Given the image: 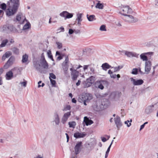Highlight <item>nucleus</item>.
<instances>
[{
	"instance_id": "18",
	"label": "nucleus",
	"mask_w": 158,
	"mask_h": 158,
	"mask_svg": "<svg viewBox=\"0 0 158 158\" xmlns=\"http://www.w3.org/2000/svg\"><path fill=\"white\" fill-rule=\"evenodd\" d=\"M11 5V6L17 9L18 8L19 6V0H10Z\"/></svg>"
},
{
	"instance_id": "13",
	"label": "nucleus",
	"mask_w": 158,
	"mask_h": 158,
	"mask_svg": "<svg viewBox=\"0 0 158 158\" xmlns=\"http://www.w3.org/2000/svg\"><path fill=\"white\" fill-rule=\"evenodd\" d=\"M71 115V112H68L64 114L62 118L61 122L63 124L65 123L67 121L68 118Z\"/></svg>"
},
{
	"instance_id": "31",
	"label": "nucleus",
	"mask_w": 158,
	"mask_h": 158,
	"mask_svg": "<svg viewBox=\"0 0 158 158\" xmlns=\"http://www.w3.org/2000/svg\"><path fill=\"white\" fill-rule=\"evenodd\" d=\"M95 16L94 15H90L89 16L88 15H87V17L89 21H92L95 19Z\"/></svg>"
},
{
	"instance_id": "4",
	"label": "nucleus",
	"mask_w": 158,
	"mask_h": 158,
	"mask_svg": "<svg viewBox=\"0 0 158 158\" xmlns=\"http://www.w3.org/2000/svg\"><path fill=\"white\" fill-rule=\"evenodd\" d=\"M119 13L125 16L127 14L130 13L131 11V9L129 6H123L119 8Z\"/></svg>"
},
{
	"instance_id": "54",
	"label": "nucleus",
	"mask_w": 158,
	"mask_h": 158,
	"mask_svg": "<svg viewBox=\"0 0 158 158\" xmlns=\"http://www.w3.org/2000/svg\"><path fill=\"white\" fill-rule=\"evenodd\" d=\"M148 122H147L144 123L143 125H141L140 126L139 131H141L143 129L145 126V125L148 124Z\"/></svg>"
},
{
	"instance_id": "19",
	"label": "nucleus",
	"mask_w": 158,
	"mask_h": 158,
	"mask_svg": "<svg viewBox=\"0 0 158 158\" xmlns=\"http://www.w3.org/2000/svg\"><path fill=\"white\" fill-rule=\"evenodd\" d=\"M154 106L152 105L147 106L145 109V112L147 114H149L152 112L154 110Z\"/></svg>"
},
{
	"instance_id": "36",
	"label": "nucleus",
	"mask_w": 158,
	"mask_h": 158,
	"mask_svg": "<svg viewBox=\"0 0 158 158\" xmlns=\"http://www.w3.org/2000/svg\"><path fill=\"white\" fill-rule=\"evenodd\" d=\"M92 84L89 81H87V80L85 81V83L84 84V87L85 88L88 87L90 86Z\"/></svg>"
},
{
	"instance_id": "53",
	"label": "nucleus",
	"mask_w": 158,
	"mask_h": 158,
	"mask_svg": "<svg viewBox=\"0 0 158 158\" xmlns=\"http://www.w3.org/2000/svg\"><path fill=\"white\" fill-rule=\"evenodd\" d=\"M89 65H85L83 66V69L84 72H86V70H87L88 69V67H89Z\"/></svg>"
},
{
	"instance_id": "52",
	"label": "nucleus",
	"mask_w": 158,
	"mask_h": 158,
	"mask_svg": "<svg viewBox=\"0 0 158 158\" xmlns=\"http://www.w3.org/2000/svg\"><path fill=\"white\" fill-rule=\"evenodd\" d=\"M124 123L127 125V126L128 127H130L131 124V123H129V121L128 120L125 121Z\"/></svg>"
},
{
	"instance_id": "3",
	"label": "nucleus",
	"mask_w": 158,
	"mask_h": 158,
	"mask_svg": "<svg viewBox=\"0 0 158 158\" xmlns=\"http://www.w3.org/2000/svg\"><path fill=\"white\" fill-rule=\"evenodd\" d=\"M17 10L18 9L10 5L6 11V16L10 17L14 15L17 12Z\"/></svg>"
},
{
	"instance_id": "41",
	"label": "nucleus",
	"mask_w": 158,
	"mask_h": 158,
	"mask_svg": "<svg viewBox=\"0 0 158 158\" xmlns=\"http://www.w3.org/2000/svg\"><path fill=\"white\" fill-rule=\"evenodd\" d=\"M67 12H68L66 11H63L62 13H60V15L61 17L66 18Z\"/></svg>"
},
{
	"instance_id": "64",
	"label": "nucleus",
	"mask_w": 158,
	"mask_h": 158,
	"mask_svg": "<svg viewBox=\"0 0 158 158\" xmlns=\"http://www.w3.org/2000/svg\"><path fill=\"white\" fill-rule=\"evenodd\" d=\"M154 4L157 6H158V0H155L154 2Z\"/></svg>"
},
{
	"instance_id": "35",
	"label": "nucleus",
	"mask_w": 158,
	"mask_h": 158,
	"mask_svg": "<svg viewBox=\"0 0 158 158\" xmlns=\"http://www.w3.org/2000/svg\"><path fill=\"white\" fill-rule=\"evenodd\" d=\"M8 42V40L7 39H5L3 40L1 44V47H5Z\"/></svg>"
},
{
	"instance_id": "15",
	"label": "nucleus",
	"mask_w": 158,
	"mask_h": 158,
	"mask_svg": "<svg viewBox=\"0 0 158 158\" xmlns=\"http://www.w3.org/2000/svg\"><path fill=\"white\" fill-rule=\"evenodd\" d=\"M16 20L20 24H22L23 23L26 19L24 17H23L22 13H19L16 16Z\"/></svg>"
},
{
	"instance_id": "40",
	"label": "nucleus",
	"mask_w": 158,
	"mask_h": 158,
	"mask_svg": "<svg viewBox=\"0 0 158 158\" xmlns=\"http://www.w3.org/2000/svg\"><path fill=\"white\" fill-rule=\"evenodd\" d=\"M99 30L101 31H106V26L104 25H101L99 28Z\"/></svg>"
},
{
	"instance_id": "11",
	"label": "nucleus",
	"mask_w": 158,
	"mask_h": 158,
	"mask_svg": "<svg viewBox=\"0 0 158 158\" xmlns=\"http://www.w3.org/2000/svg\"><path fill=\"white\" fill-rule=\"evenodd\" d=\"M130 80L131 82L134 85H139L143 84V81L141 79L136 80L133 78H131Z\"/></svg>"
},
{
	"instance_id": "48",
	"label": "nucleus",
	"mask_w": 158,
	"mask_h": 158,
	"mask_svg": "<svg viewBox=\"0 0 158 158\" xmlns=\"http://www.w3.org/2000/svg\"><path fill=\"white\" fill-rule=\"evenodd\" d=\"M56 44L57 45V48L59 49H60L62 48V45L61 43L59 42H56Z\"/></svg>"
},
{
	"instance_id": "5",
	"label": "nucleus",
	"mask_w": 158,
	"mask_h": 158,
	"mask_svg": "<svg viewBox=\"0 0 158 158\" xmlns=\"http://www.w3.org/2000/svg\"><path fill=\"white\" fill-rule=\"evenodd\" d=\"M123 19L126 22L129 23H135L138 21V19L133 15L127 14L123 17Z\"/></svg>"
},
{
	"instance_id": "49",
	"label": "nucleus",
	"mask_w": 158,
	"mask_h": 158,
	"mask_svg": "<svg viewBox=\"0 0 158 158\" xmlns=\"http://www.w3.org/2000/svg\"><path fill=\"white\" fill-rule=\"evenodd\" d=\"M27 83V81H25L23 82H20L19 84L21 85V86L25 87L26 86Z\"/></svg>"
},
{
	"instance_id": "58",
	"label": "nucleus",
	"mask_w": 158,
	"mask_h": 158,
	"mask_svg": "<svg viewBox=\"0 0 158 158\" xmlns=\"http://www.w3.org/2000/svg\"><path fill=\"white\" fill-rule=\"evenodd\" d=\"M74 32V30L70 29L69 30V33L70 35L72 34Z\"/></svg>"
},
{
	"instance_id": "24",
	"label": "nucleus",
	"mask_w": 158,
	"mask_h": 158,
	"mask_svg": "<svg viewBox=\"0 0 158 158\" xmlns=\"http://www.w3.org/2000/svg\"><path fill=\"white\" fill-rule=\"evenodd\" d=\"M82 14L80 13H78L77 15V18L76 20L77 21V24L79 26H80L81 25V22L82 21Z\"/></svg>"
},
{
	"instance_id": "16",
	"label": "nucleus",
	"mask_w": 158,
	"mask_h": 158,
	"mask_svg": "<svg viewBox=\"0 0 158 158\" xmlns=\"http://www.w3.org/2000/svg\"><path fill=\"white\" fill-rule=\"evenodd\" d=\"M53 122H55V124L56 125H58L60 122V119L58 114L56 112L54 113L53 116Z\"/></svg>"
},
{
	"instance_id": "28",
	"label": "nucleus",
	"mask_w": 158,
	"mask_h": 158,
	"mask_svg": "<svg viewBox=\"0 0 158 158\" xmlns=\"http://www.w3.org/2000/svg\"><path fill=\"white\" fill-rule=\"evenodd\" d=\"M11 55V53L10 51H7L4 54L2 57V60L3 61L5 60L6 58H8Z\"/></svg>"
},
{
	"instance_id": "32",
	"label": "nucleus",
	"mask_w": 158,
	"mask_h": 158,
	"mask_svg": "<svg viewBox=\"0 0 158 158\" xmlns=\"http://www.w3.org/2000/svg\"><path fill=\"white\" fill-rule=\"evenodd\" d=\"M68 124L69 127L74 128L76 124L75 121H72L69 122Z\"/></svg>"
},
{
	"instance_id": "34",
	"label": "nucleus",
	"mask_w": 158,
	"mask_h": 158,
	"mask_svg": "<svg viewBox=\"0 0 158 158\" xmlns=\"http://www.w3.org/2000/svg\"><path fill=\"white\" fill-rule=\"evenodd\" d=\"M117 94L115 92H112L110 95V98L111 99H115L116 98Z\"/></svg>"
},
{
	"instance_id": "9",
	"label": "nucleus",
	"mask_w": 158,
	"mask_h": 158,
	"mask_svg": "<svg viewBox=\"0 0 158 158\" xmlns=\"http://www.w3.org/2000/svg\"><path fill=\"white\" fill-rule=\"evenodd\" d=\"M153 53V52H152L142 53L140 55V59L142 60L143 61H145V62H146L147 61H150V60H148V57L146 56V55H152Z\"/></svg>"
},
{
	"instance_id": "60",
	"label": "nucleus",
	"mask_w": 158,
	"mask_h": 158,
	"mask_svg": "<svg viewBox=\"0 0 158 158\" xmlns=\"http://www.w3.org/2000/svg\"><path fill=\"white\" fill-rule=\"evenodd\" d=\"M102 140V142H104L106 141L107 140L106 138L105 137H101Z\"/></svg>"
},
{
	"instance_id": "10",
	"label": "nucleus",
	"mask_w": 158,
	"mask_h": 158,
	"mask_svg": "<svg viewBox=\"0 0 158 158\" xmlns=\"http://www.w3.org/2000/svg\"><path fill=\"white\" fill-rule=\"evenodd\" d=\"M114 121L116 127L118 130L122 125V123L121 121L120 117L117 115L114 118Z\"/></svg>"
},
{
	"instance_id": "21",
	"label": "nucleus",
	"mask_w": 158,
	"mask_h": 158,
	"mask_svg": "<svg viewBox=\"0 0 158 158\" xmlns=\"http://www.w3.org/2000/svg\"><path fill=\"white\" fill-rule=\"evenodd\" d=\"M13 73L11 70L6 73L5 77L6 80H10L13 77Z\"/></svg>"
},
{
	"instance_id": "33",
	"label": "nucleus",
	"mask_w": 158,
	"mask_h": 158,
	"mask_svg": "<svg viewBox=\"0 0 158 158\" xmlns=\"http://www.w3.org/2000/svg\"><path fill=\"white\" fill-rule=\"evenodd\" d=\"M95 77L93 76H91L90 77L87 79V81H89L92 84L94 81Z\"/></svg>"
},
{
	"instance_id": "63",
	"label": "nucleus",
	"mask_w": 158,
	"mask_h": 158,
	"mask_svg": "<svg viewBox=\"0 0 158 158\" xmlns=\"http://www.w3.org/2000/svg\"><path fill=\"white\" fill-rule=\"evenodd\" d=\"M74 33H75V34H78L80 33V30H74Z\"/></svg>"
},
{
	"instance_id": "2",
	"label": "nucleus",
	"mask_w": 158,
	"mask_h": 158,
	"mask_svg": "<svg viewBox=\"0 0 158 158\" xmlns=\"http://www.w3.org/2000/svg\"><path fill=\"white\" fill-rule=\"evenodd\" d=\"M92 95L91 94L88 93L81 94L79 96L78 101L80 102L82 101H88L92 99Z\"/></svg>"
},
{
	"instance_id": "44",
	"label": "nucleus",
	"mask_w": 158,
	"mask_h": 158,
	"mask_svg": "<svg viewBox=\"0 0 158 158\" xmlns=\"http://www.w3.org/2000/svg\"><path fill=\"white\" fill-rule=\"evenodd\" d=\"M6 4L3 3L1 4L0 6V8H1L3 10H5L6 9Z\"/></svg>"
},
{
	"instance_id": "62",
	"label": "nucleus",
	"mask_w": 158,
	"mask_h": 158,
	"mask_svg": "<svg viewBox=\"0 0 158 158\" xmlns=\"http://www.w3.org/2000/svg\"><path fill=\"white\" fill-rule=\"evenodd\" d=\"M5 141V139H0V142L1 143H4Z\"/></svg>"
},
{
	"instance_id": "23",
	"label": "nucleus",
	"mask_w": 158,
	"mask_h": 158,
	"mask_svg": "<svg viewBox=\"0 0 158 158\" xmlns=\"http://www.w3.org/2000/svg\"><path fill=\"white\" fill-rule=\"evenodd\" d=\"M125 54L127 56L129 57H137L138 56V55L136 53L132 52H125Z\"/></svg>"
},
{
	"instance_id": "56",
	"label": "nucleus",
	"mask_w": 158,
	"mask_h": 158,
	"mask_svg": "<svg viewBox=\"0 0 158 158\" xmlns=\"http://www.w3.org/2000/svg\"><path fill=\"white\" fill-rule=\"evenodd\" d=\"M57 31L59 32H60L61 31H64V28L63 27H61L57 30Z\"/></svg>"
},
{
	"instance_id": "22",
	"label": "nucleus",
	"mask_w": 158,
	"mask_h": 158,
	"mask_svg": "<svg viewBox=\"0 0 158 158\" xmlns=\"http://www.w3.org/2000/svg\"><path fill=\"white\" fill-rule=\"evenodd\" d=\"M86 135V134L83 132H77L74 134V137L76 138H83Z\"/></svg>"
},
{
	"instance_id": "45",
	"label": "nucleus",
	"mask_w": 158,
	"mask_h": 158,
	"mask_svg": "<svg viewBox=\"0 0 158 158\" xmlns=\"http://www.w3.org/2000/svg\"><path fill=\"white\" fill-rule=\"evenodd\" d=\"M57 55H58L59 56L57 58V60H60L62 59V57L60 56V53L58 51H57L56 52V56H57Z\"/></svg>"
},
{
	"instance_id": "51",
	"label": "nucleus",
	"mask_w": 158,
	"mask_h": 158,
	"mask_svg": "<svg viewBox=\"0 0 158 158\" xmlns=\"http://www.w3.org/2000/svg\"><path fill=\"white\" fill-rule=\"evenodd\" d=\"M138 72V69L136 68L133 69L131 72V73L133 74H137Z\"/></svg>"
},
{
	"instance_id": "39",
	"label": "nucleus",
	"mask_w": 158,
	"mask_h": 158,
	"mask_svg": "<svg viewBox=\"0 0 158 158\" xmlns=\"http://www.w3.org/2000/svg\"><path fill=\"white\" fill-rule=\"evenodd\" d=\"M96 8L99 9H102L103 7V5L102 4L100 3L99 2L97 3L95 6Z\"/></svg>"
},
{
	"instance_id": "55",
	"label": "nucleus",
	"mask_w": 158,
	"mask_h": 158,
	"mask_svg": "<svg viewBox=\"0 0 158 158\" xmlns=\"http://www.w3.org/2000/svg\"><path fill=\"white\" fill-rule=\"evenodd\" d=\"M73 16V14H72L69 13L67 12L66 18L69 19L72 18Z\"/></svg>"
},
{
	"instance_id": "42",
	"label": "nucleus",
	"mask_w": 158,
	"mask_h": 158,
	"mask_svg": "<svg viewBox=\"0 0 158 158\" xmlns=\"http://www.w3.org/2000/svg\"><path fill=\"white\" fill-rule=\"evenodd\" d=\"M90 71L89 72V73L91 75H94L95 74V69L93 67H90L89 68Z\"/></svg>"
},
{
	"instance_id": "30",
	"label": "nucleus",
	"mask_w": 158,
	"mask_h": 158,
	"mask_svg": "<svg viewBox=\"0 0 158 158\" xmlns=\"http://www.w3.org/2000/svg\"><path fill=\"white\" fill-rule=\"evenodd\" d=\"M28 56L26 54H25L23 56L22 62L23 63H25L27 62L28 60Z\"/></svg>"
},
{
	"instance_id": "25",
	"label": "nucleus",
	"mask_w": 158,
	"mask_h": 158,
	"mask_svg": "<svg viewBox=\"0 0 158 158\" xmlns=\"http://www.w3.org/2000/svg\"><path fill=\"white\" fill-rule=\"evenodd\" d=\"M84 122L86 126L91 125L93 123V122L92 120L89 119L86 117H84Z\"/></svg>"
},
{
	"instance_id": "57",
	"label": "nucleus",
	"mask_w": 158,
	"mask_h": 158,
	"mask_svg": "<svg viewBox=\"0 0 158 158\" xmlns=\"http://www.w3.org/2000/svg\"><path fill=\"white\" fill-rule=\"evenodd\" d=\"M110 77L111 78H115L116 77V75L115 74L112 73L110 75Z\"/></svg>"
},
{
	"instance_id": "29",
	"label": "nucleus",
	"mask_w": 158,
	"mask_h": 158,
	"mask_svg": "<svg viewBox=\"0 0 158 158\" xmlns=\"http://www.w3.org/2000/svg\"><path fill=\"white\" fill-rule=\"evenodd\" d=\"M123 67V66H118V67H111V69H114V70L113 71L114 72H116L119 71Z\"/></svg>"
},
{
	"instance_id": "47",
	"label": "nucleus",
	"mask_w": 158,
	"mask_h": 158,
	"mask_svg": "<svg viewBox=\"0 0 158 158\" xmlns=\"http://www.w3.org/2000/svg\"><path fill=\"white\" fill-rule=\"evenodd\" d=\"M49 76V78L50 79H56V76L53 73H50Z\"/></svg>"
},
{
	"instance_id": "59",
	"label": "nucleus",
	"mask_w": 158,
	"mask_h": 158,
	"mask_svg": "<svg viewBox=\"0 0 158 158\" xmlns=\"http://www.w3.org/2000/svg\"><path fill=\"white\" fill-rule=\"evenodd\" d=\"M71 109V106L69 105L67 106L65 108V110H69Z\"/></svg>"
},
{
	"instance_id": "50",
	"label": "nucleus",
	"mask_w": 158,
	"mask_h": 158,
	"mask_svg": "<svg viewBox=\"0 0 158 158\" xmlns=\"http://www.w3.org/2000/svg\"><path fill=\"white\" fill-rule=\"evenodd\" d=\"M50 81L51 82V84L52 85V86L55 87L56 86V82L55 80H53L52 79H50Z\"/></svg>"
},
{
	"instance_id": "43",
	"label": "nucleus",
	"mask_w": 158,
	"mask_h": 158,
	"mask_svg": "<svg viewBox=\"0 0 158 158\" xmlns=\"http://www.w3.org/2000/svg\"><path fill=\"white\" fill-rule=\"evenodd\" d=\"M12 50L13 52L15 54H18L19 53V50L17 48H12Z\"/></svg>"
},
{
	"instance_id": "20",
	"label": "nucleus",
	"mask_w": 158,
	"mask_h": 158,
	"mask_svg": "<svg viewBox=\"0 0 158 158\" xmlns=\"http://www.w3.org/2000/svg\"><path fill=\"white\" fill-rule=\"evenodd\" d=\"M15 58L14 57L11 56L9 60L7 61L6 64L5 65V67H6V68L9 67L10 66L12 65L13 62L15 61Z\"/></svg>"
},
{
	"instance_id": "7",
	"label": "nucleus",
	"mask_w": 158,
	"mask_h": 158,
	"mask_svg": "<svg viewBox=\"0 0 158 158\" xmlns=\"http://www.w3.org/2000/svg\"><path fill=\"white\" fill-rule=\"evenodd\" d=\"M95 84L97 87L102 90L104 89V86L108 85V82L104 80H98L96 82Z\"/></svg>"
},
{
	"instance_id": "1",
	"label": "nucleus",
	"mask_w": 158,
	"mask_h": 158,
	"mask_svg": "<svg viewBox=\"0 0 158 158\" xmlns=\"http://www.w3.org/2000/svg\"><path fill=\"white\" fill-rule=\"evenodd\" d=\"M40 64H41L42 66H43L44 69H48V64L45 60L43 53L41 55L40 61L37 60H35L33 62V65L34 67L37 70L39 71H40L41 69V66Z\"/></svg>"
},
{
	"instance_id": "61",
	"label": "nucleus",
	"mask_w": 158,
	"mask_h": 158,
	"mask_svg": "<svg viewBox=\"0 0 158 158\" xmlns=\"http://www.w3.org/2000/svg\"><path fill=\"white\" fill-rule=\"evenodd\" d=\"M3 84L2 77H0V85H2Z\"/></svg>"
},
{
	"instance_id": "14",
	"label": "nucleus",
	"mask_w": 158,
	"mask_h": 158,
	"mask_svg": "<svg viewBox=\"0 0 158 158\" xmlns=\"http://www.w3.org/2000/svg\"><path fill=\"white\" fill-rule=\"evenodd\" d=\"M82 145V142H79L76 144L75 148V153L76 155L78 154L81 151V147Z\"/></svg>"
},
{
	"instance_id": "38",
	"label": "nucleus",
	"mask_w": 158,
	"mask_h": 158,
	"mask_svg": "<svg viewBox=\"0 0 158 158\" xmlns=\"http://www.w3.org/2000/svg\"><path fill=\"white\" fill-rule=\"evenodd\" d=\"M47 55L49 58L51 59L52 61H54L52 56V55L51 51L49 50H48L47 52Z\"/></svg>"
},
{
	"instance_id": "8",
	"label": "nucleus",
	"mask_w": 158,
	"mask_h": 158,
	"mask_svg": "<svg viewBox=\"0 0 158 158\" xmlns=\"http://www.w3.org/2000/svg\"><path fill=\"white\" fill-rule=\"evenodd\" d=\"M152 62L150 61H147L145 63V73L148 74L149 73L152 67Z\"/></svg>"
},
{
	"instance_id": "26",
	"label": "nucleus",
	"mask_w": 158,
	"mask_h": 158,
	"mask_svg": "<svg viewBox=\"0 0 158 158\" xmlns=\"http://www.w3.org/2000/svg\"><path fill=\"white\" fill-rule=\"evenodd\" d=\"M12 72L15 74V76L16 77L17 75L20 74V71L18 67H15L11 70Z\"/></svg>"
},
{
	"instance_id": "46",
	"label": "nucleus",
	"mask_w": 158,
	"mask_h": 158,
	"mask_svg": "<svg viewBox=\"0 0 158 158\" xmlns=\"http://www.w3.org/2000/svg\"><path fill=\"white\" fill-rule=\"evenodd\" d=\"M111 147V145H110L109 146V147H108V148L106 152V154H105V158H107V157L108 156V155L109 152H110V148Z\"/></svg>"
},
{
	"instance_id": "37",
	"label": "nucleus",
	"mask_w": 158,
	"mask_h": 158,
	"mask_svg": "<svg viewBox=\"0 0 158 158\" xmlns=\"http://www.w3.org/2000/svg\"><path fill=\"white\" fill-rule=\"evenodd\" d=\"M30 27V24L29 23H27L23 27V30H25L29 29Z\"/></svg>"
},
{
	"instance_id": "12",
	"label": "nucleus",
	"mask_w": 158,
	"mask_h": 158,
	"mask_svg": "<svg viewBox=\"0 0 158 158\" xmlns=\"http://www.w3.org/2000/svg\"><path fill=\"white\" fill-rule=\"evenodd\" d=\"M2 28L3 30H6V29H7L9 31H12L14 33L17 32L18 31L16 29L11 25H10L8 26L6 25H4L3 26Z\"/></svg>"
},
{
	"instance_id": "6",
	"label": "nucleus",
	"mask_w": 158,
	"mask_h": 158,
	"mask_svg": "<svg viewBox=\"0 0 158 158\" xmlns=\"http://www.w3.org/2000/svg\"><path fill=\"white\" fill-rule=\"evenodd\" d=\"M82 67V66L79 65L76 68V69H73L72 68L70 69V70L71 71V75L73 80H76L79 76V72L77 71V70Z\"/></svg>"
},
{
	"instance_id": "17",
	"label": "nucleus",
	"mask_w": 158,
	"mask_h": 158,
	"mask_svg": "<svg viewBox=\"0 0 158 158\" xmlns=\"http://www.w3.org/2000/svg\"><path fill=\"white\" fill-rule=\"evenodd\" d=\"M102 105H100V104H98L97 103H94L93 105V109L96 111H99L102 110Z\"/></svg>"
},
{
	"instance_id": "27",
	"label": "nucleus",
	"mask_w": 158,
	"mask_h": 158,
	"mask_svg": "<svg viewBox=\"0 0 158 158\" xmlns=\"http://www.w3.org/2000/svg\"><path fill=\"white\" fill-rule=\"evenodd\" d=\"M101 67L102 69L105 71H106L107 69L111 68V66L107 63L102 64Z\"/></svg>"
}]
</instances>
